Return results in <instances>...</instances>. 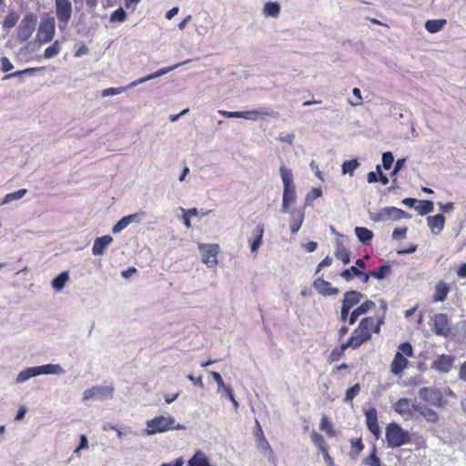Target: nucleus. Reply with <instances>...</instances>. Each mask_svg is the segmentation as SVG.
Segmentation results:
<instances>
[{
	"instance_id": "nucleus-1",
	"label": "nucleus",
	"mask_w": 466,
	"mask_h": 466,
	"mask_svg": "<svg viewBox=\"0 0 466 466\" xmlns=\"http://www.w3.org/2000/svg\"><path fill=\"white\" fill-rule=\"evenodd\" d=\"M383 318L368 317L360 320L358 327L353 330L349 339L343 343V349H358L363 343L371 339L372 332L379 333Z\"/></svg>"
},
{
	"instance_id": "nucleus-2",
	"label": "nucleus",
	"mask_w": 466,
	"mask_h": 466,
	"mask_svg": "<svg viewBox=\"0 0 466 466\" xmlns=\"http://www.w3.org/2000/svg\"><path fill=\"white\" fill-rule=\"evenodd\" d=\"M279 175L283 184L281 211H289V208H296L298 198L293 173L285 164H281L279 166Z\"/></svg>"
},
{
	"instance_id": "nucleus-3",
	"label": "nucleus",
	"mask_w": 466,
	"mask_h": 466,
	"mask_svg": "<svg viewBox=\"0 0 466 466\" xmlns=\"http://www.w3.org/2000/svg\"><path fill=\"white\" fill-rule=\"evenodd\" d=\"M186 427L176 421L171 414L158 415L146 421V428L142 431V435L151 436L158 433H164L170 431L185 430Z\"/></svg>"
},
{
	"instance_id": "nucleus-4",
	"label": "nucleus",
	"mask_w": 466,
	"mask_h": 466,
	"mask_svg": "<svg viewBox=\"0 0 466 466\" xmlns=\"http://www.w3.org/2000/svg\"><path fill=\"white\" fill-rule=\"evenodd\" d=\"M55 33V18L50 16L42 18L36 30L35 41L29 42L27 47L32 48V50L41 47L53 40Z\"/></svg>"
},
{
	"instance_id": "nucleus-5",
	"label": "nucleus",
	"mask_w": 466,
	"mask_h": 466,
	"mask_svg": "<svg viewBox=\"0 0 466 466\" xmlns=\"http://www.w3.org/2000/svg\"><path fill=\"white\" fill-rule=\"evenodd\" d=\"M385 437L390 448H398L410 441V433L396 422L387 425Z\"/></svg>"
},
{
	"instance_id": "nucleus-6",
	"label": "nucleus",
	"mask_w": 466,
	"mask_h": 466,
	"mask_svg": "<svg viewBox=\"0 0 466 466\" xmlns=\"http://www.w3.org/2000/svg\"><path fill=\"white\" fill-rule=\"evenodd\" d=\"M37 16L33 12L26 13L15 29V37L19 43L28 41L36 29Z\"/></svg>"
},
{
	"instance_id": "nucleus-7",
	"label": "nucleus",
	"mask_w": 466,
	"mask_h": 466,
	"mask_svg": "<svg viewBox=\"0 0 466 466\" xmlns=\"http://www.w3.org/2000/svg\"><path fill=\"white\" fill-rule=\"evenodd\" d=\"M405 356H413V348L409 342H403L399 346L398 351L390 364V371L392 374L400 376L403 370L407 368L409 362Z\"/></svg>"
},
{
	"instance_id": "nucleus-8",
	"label": "nucleus",
	"mask_w": 466,
	"mask_h": 466,
	"mask_svg": "<svg viewBox=\"0 0 466 466\" xmlns=\"http://www.w3.org/2000/svg\"><path fill=\"white\" fill-rule=\"evenodd\" d=\"M369 218L377 223L396 221L409 218L408 214L395 207H386L376 211H370Z\"/></svg>"
},
{
	"instance_id": "nucleus-9",
	"label": "nucleus",
	"mask_w": 466,
	"mask_h": 466,
	"mask_svg": "<svg viewBox=\"0 0 466 466\" xmlns=\"http://www.w3.org/2000/svg\"><path fill=\"white\" fill-rule=\"evenodd\" d=\"M198 248L201 255L202 263L209 268H215L218 263V256L220 251L219 245L217 243H198Z\"/></svg>"
},
{
	"instance_id": "nucleus-10",
	"label": "nucleus",
	"mask_w": 466,
	"mask_h": 466,
	"mask_svg": "<svg viewBox=\"0 0 466 466\" xmlns=\"http://www.w3.org/2000/svg\"><path fill=\"white\" fill-rule=\"evenodd\" d=\"M56 15L58 21V27L64 31L73 14V5L70 0H55Z\"/></svg>"
},
{
	"instance_id": "nucleus-11",
	"label": "nucleus",
	"mask_w": 466,
	"mask_h": 466,
	"mask_svg": "<svg viewBox=\"0 0 466 466\" xmlns=\"http://www.w3.org/2000/svg\"><path fill=\"white\" fill-rule=\"evenodd\" d=\"M114 387L111 385H96L88 388L83 392V401L105 400L112 399Z\"/></svg>"
},
{
	"instance_id": "nucleus-12",
	"label": "nucleus",
	"mask_w": 466,
	"mask_h": 466,
	"mask_svg": "<svg viewBox=\"0 0 466 466\" xmlns=\"http://www.w3.org/2000/svg\"><path fill=\"white\" fill-rule=\"evenodd\" d=\"M418 407L419 403L416 401L408 398H401L393 405V410L405 420H410L414 419Z\"/></svg>"
},
{
	"instance_id": "nucleus-13",
	"label": "nucleus",
	"mask_w": 466,
	"mask_h": 466,
	"mask_svg": "<svg viewBox=\"0 0 466 466\" xmlns=\"http://www.w3.org/2000/svg\"><path fill=\"white\" fill-rule=\"evenodd\" d=\"M289 215V229L292 234H296L300 229L305 218V207L289 208V211H281Z\"/></svg>"
},
{
	"instance_id": "nucleus-14",
	"label": "nucleus",
	"mask_w": 466,
	"mask_h": 466,
	"mask_svg": "<svg viewBox=\"0 0 466 466\" xmlns=\"http://www.w3.org/2000/svg\"><path fill=\"white\" fill-rule=\"evenodd\" d=\"M419 396L435 407L441 408L445 405L443 397L439 390L424 387L420 389Z\"/></svg>"
},
{
	"instance_id": "nucleus-15",
	"label": "nucleus",
	"mask_w": 466,
	"mask_h": 466,
	"mask_svg": "<svg viewBox=\"0 0 466 466\" xmlns=\"http://www.w3.org/2000/svg\"><path fill=\"white\" fill-rule=\"evenodd\" d=\"M431 325L437 335L448 336L451 331L448 317L443 313L435 314L431 319Z\"/></svg>"
},
{
	"instance_id": "nucleus-16",
	"label": "nucleus",
	"mask_w": 466,
	"mask_h": 466,
	"mask_svg": "<svg viewBox=\"0 0 466 466\" xmlns=\"http://www.w3.org/2000/svg\"><path fill=\"white\" fill-rule=\"evenodd\" d=\"M366 417V424L370 431L374 435L376 439L380 436V428L378 422V412L375 408H370L364 410Z\"/></svg>"
},
{
	"instance_id": "nucleus-17",
	"label": "nucleus",
	"mask_w": 466,
	"mask_h": 466,
	"mask_svg": "<svg viewBox=\"0 0 466 466\" xmlns=\"http://www.w3.org/2000/svg\"><path fill=\"white\" fill-rule=\"evenodd\" d=\"M264 236V226L258 224L251 232V237L248 239L252 253H257L262 245V238Z\"/></svg>"
},
{
	"instance_id": "nucleus-18",
	"label": "nucleus",
	"mask_w": 466,
	"mask_h": 466,
	"mask_svg": "<svg viewBox=\"0 0 466 466\" xmlns=\"http://www.w3.org/2000/svg\"><path fill=\"white\" fill-rule=\"evenodd\" d=\"M454 362V357L442 354L432 362L431 368L439 372L448 373Z\"/></svg>"
},
{
	"instance_id": "nucleus-19",
	"label": "nucleus",
	"mask_w": 466,
	"mask_h": 466,
	"mask_svg": "<svg viewBox=\"0 0 466 466\" xmlns=\"http://www.w3.org/2000/svg\"><path fill=\"white\" fill-rule=\"evenodd\" d=\"M313 288L322 296H335L339 293V289L331 286L329 281L321 278H318L313 281Z\"/></svg>"
},
{
	"instance_id": "nucleus-20",
	"label": "nucleus",
	"mask_w": 466,
	"mask_h": 466,
	"mask_svg": "<svg viewBox=\"0 0 466 466\" xmlns=\"http://www.w3.org/2000/svg\"><path fill=\"white\" fill-rule=\"evenodd\" d=\"M375 308V303L371 300H366L361 303L359 307H357L351 313L349 318V324L352 325L356 322L358 318L361 315L366 314L370 310Z\"/></svg>"
},
{
	"instance_id": "nucleus-21",
	"label": "nucleus",
	"mask_w": 466,
	"mask_h": 466,
	"mask_svg": "<svg viewBox=\"0 0 466 466\" xmlns=\"http://www.w3.org/2000/svg\"><path fill=\"white\" fill-rule=\"evenodd\" d=\"M113 242V238L109 235H106L100 238H97L94 241V245L92 248L93 255L101 256L105 253L107 247Z\"/></svg>"
},
{
	"instance_id": "nucleus-22",
	"label": "nucleus",
	"mask_w": 466,
	"mask_h": 466,
	"mask_svg": "<svg viewBox=\"0 0 466 466\" xmlns=\"http://www.w3.org/2000/svg\"><path fill=\"white\" fill-rule=\"evenodd\" d=\"M445 223V218L442 214H437L435 216H430L427 218V224L431 231L434 235L440 234Z\"/></svg>"
},
{
	"instance_id": "nucleus-23",
	"label": "nucleus",
	"mask_w": 466,
	"mask_h": 466,
	"mask_svg": "<svg viewBox=\"0 0 466 466\" xmlns=\"http://www.w3.org/2000/svg\"><path fill=\"white\" fill-rule=\"evenodd\" d=\"M37 376H40L38 367H29L18 372L15 378V382L17 384H22Z\"/></svg>"
},
{
	"instance_id": "nucleus-24",
	"label": "nucleus",
	"mask_w": 466,
	"mask_h": 466,
	"mask_svg": "<svg viewBox=\"0 0 466 466\" xmlns=\"http://www.w3.org/2000/svg\"><path fill=\"white\" fill-rule=\"evenodd\" d=\"M40 375H63L66 373L65 369L60 364H45L37 366Z\"/></svg>"
},
{
	"instance_id": "nucleus-25",
	"label": "nucleus",
	"mask_w": 466,
	"mask_h": 466,
	"mask_svg": "<svg viewBox=\"0 0 466 466\" xmlns=\"http://www.w3.org/2000/svg\"><path fill=\"white\" fill-rule=\"evenodd\" d=\"M362 298L363 295L360 292L355 290L347 291L344 294L342 305L351 309L355 305L360 303Z\"/></svg>"
},
{
	"instance_id": "nucleus-26",
	"label": "nucleus",
	"mask_w": 466,
	"mask_h": 466,
	"mask_svg": "<svg viewBox=\"0 0 466 466\" xmlns=\"http://www.w3.org/2000/svg\"><path fill=\"white\" fill-rule=\"evenodd\" d=\"M418 413H420L428 422L436 423L439 421L438 413L431 407L425 404H419Z\"/></svg>"
},
{
	"instance_id": "nucleus-27",
	"label": "nucleus",
	"mask_w": 466,
	"mask_h": 466,
	"mask_svg": "<svg viewBox=\"0 0 466 466\" xmlns=\"http://www.w3.org/2000/svg\"><path fill=\"white\" fill-rule=\"evenodd\" d=\"M256 445L260 452L268 460L275 461V453L266 437L256 441Z\"/></svg>"
},
{
	"instance_id": "nucleus-28",
	"label": "nucleus",
	"mask_w": 466,
	"mask_h": 466,
	"mask_svg": "<svg viewBox=\"0 0 466 466\" xmlns=\"http://www.w3.org/2000/svg\"><path fill=\"white\" fill-rule=\"evenodd\" d=\"M210 461L207 454L198 450L188 461V466H210Z\"/></svg>"
},
{
	"instance_id": "nucleus-29",
	"label": "nucleus",
	"mask_w": 466,
	"mask_h": 466,
	"mask_svg": "<svg viewBox=\"0 0 466 466\" xmlns=\"http://www.w3.org/2000/svg\"><path fill=\"white\" fill-rule=\"evenodd\" d=\"M450 291V288L444 281H439L435 286V291L433 295V301L441 302L447 298Z\"/></svg>"
},
{
	"instance_id": "nucleus-30",
	"label": "nucleus",
	"mask_w": 466,
	"mask_h": 466,
	"mask_svg": "<svg viewBox=\"0 0 466 466\" xmlns=\"http://www.w3.org/2000/svg\"><path fill=\"white\" fill-rule=\"evenodd\" d=\"M210 375L212 376V378L218 384V389H217L218 394H220L221 396H224V395L226 396L227 394L230 393V391H232L231 387L228 385H226L224 383V380H223L220 373H218L217 371H210Z\"/></svg>"
},
{
	"instance_id": "nucleus-31",
	"label": "nucleus",
	"mask_w": 466,
	"mask_h": 466,
	"mask_svg": "<svg viewBox=\"0 0 466 466\" xmlns=\"http://www.w3.org/2000/svg\"><path fill=\"white\" fill-rule=\"evenodd\" d=\"M268 116H270V114L268 111L262 109L240 111V118L252 121H256L259 118Z\"/></svg>"
},
{
	"instance_id": "nucleus-32",
	"label": "nucleus",
	"mask_w": 466,
	"mask_h": 466,
	"mask_svg": "<svg viewBox=\"0 0 466 466\" xmlns=\"http://www.w3.org/2000/svg\"><path fill=\"white\" fill-rule=\"evenodd\" d=\"M446 24V19L428 20L425 23V29L431 34H435L441 31Z\"/></svg>"
},
{
	"instance_id": "nucleus-33",
	"label": "nucleus",
	"mask_w": 466,
	"mask_h": 466,
	"mask_svg": "<svg viewBox=\"0 0 466 466\" xmlns=\"http://www.w3.org/2000/svg\"><path fill=\"white\" fill-rule=\"evenodd\" d=\"M280 13V6L276 2H268L264 5L262 14L265 17L276 18Z\"/></svg>"
},
{
	"instance_id": "nucleus-34",
	"label": "nucleus",
	"mask_w": 466,
	"mask_h": 466,
	"mask_svg": "<svg viewBox=\"0 0 466 466\" xmlns=\"http://www.w3.org/2000/svg\"><path fill=\"white\" fill-rule=\"evenodd\" d=\"M354 232L358 238V239L363 243V244H368L370 242V240L372 239L373 238V233L371 230H370L369 228H363V227H356L354 228Z\"/></svg>"
},
{
	"instance_id": "nucleus-35",
	"label": "nucleus",
	"mask_w": 466,
	"mask_h": 466,
	"mask_svg": "<svg viewBox=\"0 0 466 466\" xmlns=\"http://www.w3.org/2000/svg\"><path fill=\"white\" fill-rule=\"evenodd\" d=\"M68 280H69V275L67 272L65 271V272L60 273L57 277H56L52 280L51 286L56 292H59L65 288V286Z\"/></svg>"
},
{
	"instance_id": "nucleus-36",
	"label": "nucleus",
	"mask_w": 466,
	"mask_h": 466,
	"mask_svg": "<svg viewBox=\"0 0 466 466\" xmlns=\"http://www.w3.org/2000/svg\"><path fill=\"white\" fill-rule=\"evenodd\" d=\"M26 193H27V190L25 188H21L15 192L8 193L4 197L0 205H7L11 202L17 201V200L23 198Z\"/></svg>"
},
{
	"instance_id": "nucleus-37",
	"label": "nucleus",
	"mask_w": 466,
	"mask_h": 466,
	"mask_svg": "<svg viewBox=\"0 0 466 466\" xmlns=\"http://www.w3.org/2000/svg\"><path fill=\"white\" fill-rule=\"evenodd\" d=\"M434 204L431 200H420L415 207L416 211L420 215L424 216L433 211Z\"/></svg>"
},
{
	"instance_id": "nucleus-38",
	"label": "nucleus",
	"mask_w": 466,
	"mask_h": 466,
	"mask_svg": "<svg viewBox=\"0 0 466 466\" xmlns=\"http://www.w3.org/2000/svg\"><path fill=\"white\" fill-rule=\"evenodd\" d=\"M360 166V162L357 159H351L345 161L341 166V173L342 175H350L353 176L354 171Z\"/></svg>"
},
{
	"instance_id": "nucleus-39",
	"label": "nucleus",
	"mask_w": 466,
	"mask_h": 466,
	"mask_svg": "<svg viewBox=\"0 0 466 466\" xmlns=\"http://www.w3.org/2000/svg\"><path fill=\"white\" fill-rule=\"evenodd\" d=\"M20 15L16 12H9L4 21H3V27L5 29H11L13 28L17 22L19 21Z\"/></svg>"
},
{
	"instance_id": "nucleus-40",
	"label": "nucleus",
	"mask_w": 466,
	"mask_h": 466,
	"mask_svg": "<svg viewBox=\"0 0 466 466\" xmlns=\"http://www.w3.org/2000/svg\"><path fill=\"white\" fill-rule=\"evenodd\" d=\"M111 430L115 431L116 433V436L119 440L123 439L124 437L132 435L136 436L137 435V432L134 431L130 426H123V427H116L112 426L110 427Z\"/></svg>"
},
{
	"instance_id": "nucleus-41",
	"label": "nucleus",
	"mask_w": 466,
	"mask_h": 466,
	"mask_svg": "<svg viewBox=\"0 0 466 466\" xmlns=\"http://www.w3.org/2000/svg\"><path fill=\"white\" fill-rule=\"evenodd\" d=\"M61 51V44L56 40L52 45L47 46L44 52V57L46 59H51L56 56Z\"/></svg>"
},
{
	"instance_id": "nucleus-42",
	"label": "nucleus",
	"mask_w": 466,
	"mask_h": 466,
	"mask_svg": "<svg viewBox=\"0 0 466 466\" xmlns=\"http://www.w3.org/2000/svg\"><path fill=\"white\" fill-rule=\"evenodd\" d=\"M335 256L338 259H340L344 264H348L350 261L349 251L340 243L337 244Z\"/></svg>"
},
{
	"instance_id": "nucleus-43",
	"label": "nucleus",
	"mask_w": 466,
	"mask_h": 466,
	"mask_svg": "<svg viewBox=\"0 0 466 466\" xmlns=\"http://www.w3.org/2000/svg\"><path fill=\"white\" fill-rule=\"evenodd\" d=\"M391 272V268L389 265H383L376 270L370 271L371 277L377 279H383L388 277Z\"/></svg>"
},
{
	"instance_id": "nucleus-44",
	"label": "nucleus",
	"mask_w": 466,
	"mask_h": 466,
	"mask_svg": "<svg viewBox=\"0 0 466 466\" xmlns=\"http://www.w3.org/2000/svg\"><path fill=\"white\" fill-rule=\"evenodd\" d=\"M319 429L323 431L328 436L334 437L336 435V431L333 429L332 423L327 417H323L321 419Z\"/></svg>"
},
{
	"instance_id": "nucleus-45",
	"label": "nucleus",
	"mask_w": 466,
	"mask_h": 466,
	"mask_svg": "<svg viewBox=\"0 0 466 466\" xmlns=\"http://www.w3.org/2000/svg\"><path fill=\"white\" fill-rule=\"evenodd\" d=\"M310 440L319 451L328 447L323 436L315 431L310 433Z\"/></svg>"
},
{
	"instance_id": "nucleus-46",
	"label": "nucleus",
	"mask_w": 466,
	"mask_h": 466,
	"mask_svg": "<svg viewBox=\"0 0 466 466\" xmlns=\"http://www.w3.org/2000/svg\"><path fill=\"white\" fill-rule=\"evenodd\" d=\"M186 63L187 62L178 63V64H176V65L171 66L160 68V69L155 71L154 73L149 74L150 80L157 78V77H160V76H164V75L173 71L174 69L177 68L179 66H181L183 64H186Z\"/></svg>"
},
{
	"instance_id": "nucleus-47",
	"label": "nucleus",
	"mask_w": 466,
	"mask_h": 466,
	"mask_svg": "<svg viewBox=\"0 0 466 466\" xmlns=\"http://www.w3.org/2000/svg\"><path fill=\"white\" fill-rule=\"evenodd\" d=\"M350 445H351L350 455L355 459L360 454V452L363 450L364 445L360 439H352L350 441Z\"/></svg>"
},
{
	"instance_id": "nucleus-48",
	"label": "nucleus",
	"mask_w": 466,
	"mask_h": 466,
	"mask_svg": "<svg viewBox=\"0 0 466 466\" xmlns=\"http://www.w3.org/2000/svg\"><path fill=\"white\" fill-rule=\"evenodd\" d=\"M360 275H362V272L360 269H358L357 267H354V266L350 267V268L345 269L341 273V277L343 279H345L347 281H350L354 277H359Z\"/></svg>"
},
{
	"instance_id": "nucleus-49",
	"label": "nucleus",
	"mask_w": 466,
	"mask_h": 466,
	"mask_svg": "<svg viewBox=\"0 0 466 466\" xmlns=\"http://www.w3.org/2000/svg\"><path fill=\"white\" fill-rule=\"evenodd\" d=\"M322 194L320 188H312L305 198L304 207L309 206L316 198H319Z\"/></svg>"
},
{
	"instance_id": "nucleus-50",
	"label": "nucleus",
	"mask_w": 466,
	"mask_h": 466,
	"mask_svg": "<svg viewBox=\"0 0 466 466\" xmlns=\"http://www.w3.org/2000/svg\"><path fill=\"white\" fill-rule=\"evenodd\" d=\"M352 95H353V97L349 98V100H348L349 104L351 105L352 106H360L362 104V96H361L360 89L357 88V87L353 88Z\"/></svg>"
},
{
	"instance_id": "nucleus-51",
	"label": "nucleus",
	"mask_w": 466,
	"mask_h": 466,
	"mask_svg": "<svg viewBox=\"0 0 466 466\" xmlns=\"http://www.w3.org/2000/svg\"><path fill=\"white\" fill-rule=\"evenodd\" d=\"M127 90V87H125V86H121V87H108V88H106V89L102 90L101 96L103 97H106V96H116V95L122 94V93L126 92Z\"/></svg>"
},
{
	"instance_id": "nucleus-52",
	"label": "nucleus",
	"mask_w": 466,
	"mask_h": 466,
	"mask_svg": "<svg viewBox=\"0 0 466 466\" xmlns=\"http://www.w3.org/2000/svg\"><path fill=\"white\" fill-rule=\"evenodd\" d=\"M360 384L357 383V384L353 385L350 389H349L346 391L345 401L346 402L352 401V400L360 393Z\"/></svg>"
},
{
	"instance_id": "nucleus-53",
	"label": "nucleus",
	"mask_w": 466,
	"mask_h": 466,
	"mask_svg": "<svg viewBox=\"0 0 466 466\" xmlns=\"http://www.w3.org/2000/svg\"><path fill=\"white\" fill-rule=\"evenodd\" d=\"M145 212L139 211L133 214H130L128 216L124 217L126 220L128 222V226L132 223H140L143 218H145Z\"/></svg>"
},
{
	"instance_id": "nucleus-54",
	"label": "nucleus",
	"mask_w": 466,
	"mask_h": 466,
	"mask_svg": "<svg viewBox=\"0 0 466 466\" xmlns=\"http://www.w3.org/2000/svg\"><path fill=\"white\" fill-rule=\"evenodd\" d=\"M127 18V14L123 8H118L111 14V22H124Z\"/></svg>"
},
{
	"instance_id": "nucleus-55",
	"label": "nucleus",
	"mask_w": 466,
	"mask_h": 466,
	"mask_svg": "<svg viewBox=\"0 0 466 466\" xmlns=\"http://www.w3.org/2000/svg\"><path fill=\"white\" fill-rule=\"evenodd\" d=\"M394 162V157L391 152L382 154V166L385 169H390Z\"/></svg>"
},
{
	"instance_id": "nucleus-56",
	"label": "nucleus",
	"mask_w": 466,
	"mask_h": 466,
	"mask_svg": "<svg viewBox=\"0 0 466 466\" xmlns=\"http://www.w3.org/2000/svg\"><path fill=\"white\" fill-rule=\"evenodd\" d=\"M364 464L368 466H380V460L375 453V448L373 449L372 453L364 460Z\"/></svg>"
},
{
	"instance_id": "nucleus-57",
	"label": "nucleus",
	"mask_w": 466,
	"mask_h": 466,
	"mask_svg": "<svg viewBox=\"0 0 466 466\" xmlns=\"http://www.w3.org/2000/svg\"><path fill=\"white\" fill-rule=\"evenodd\" d=\"M127 227H128V222L126 220V218L123 217L114 227L112 228V232L114 234L120 233L123 229H125Z\"/></svg>"
},
{
	"instance_id": "nucleus-58",
	"label": "nucleus",
	"mask_w": 466,
	"mask_h": 466,
	"mask_svg": "<svg viewBox=\"0 0 466 466\" xmlns=\"http://www.w3.org/2000/svg\"><path fill=\"white\" fill-rule=\"evenodd\" d=\"M127 227H128V222L126 220V218L123 217L114 227L112 228V232L114 234L120 233L123 229H125Z\"/></svg>"
},
{
	"instance_id": "nucleus-59",
	"label": "nucleus",
	"mask_w": 466,
	"mask_h": 466,
	"mask_svg": "<svg viewBox=\"0 0 466 466\" xmlns=\"http://www.w3.org/2000/svg\"><path fill=\"white\" fill-rule=\"evenodd\" d=\"M278 139L280 141V142H284V143H287L289 145H292L294 139H295V135L293 133H287V132H282L279 135V137Z\"/></svg>"
},
{
	"instance_id": "nucleus-60",
	"label": "nucleus",
	"mask_w": 466,
	"mask_h": 466,
	"mask_svg": "<svg viewBox=\"0 0 466 466\" xmlns=\"http://www.w3.org/2000/svg\"><path fill=\"white\" fill-rule=\"evenodd\" d=\"M88 449V441L86 435L80 436L79 445L75 449L74 453L78 454L81 451Z\"/></svg>"
},
{
	"instance_id": "nucleus-61",
	"label": "nucleus",
	"mask_w": 466,
	"mask_h": 466,
	"mask_svg": "<svg viewBox=\"0 0 466 466\" xmlns=\"http://www.w3.org/2000/svg\"><path fill=\"white\" fill-rule=\"evenodd\" d=\"M405 162H406L405 158H400V159H398L396 161L394 168H393V170H392V172L390 174V176H391V177L393 178L394 181H395L396 175L402 168V167L404 166Z\"/></svg>"
},
{
	"instance_id": "nucleus-62",
	"label": "nucleus",
	"mask_w": 466,
	"mask_h": 466,
	"mask_svg": "<svg viewBox=\"0 0 466 466\" xmlns=\"http://www.w3.org/2000/svg\"><path fill=\"white\" fill-rule=\"evenodd\" d=\"M407 228H395L392 232V238L394 239H403L406 237Z\"/></svg>"
},
{
	"instance_id": "nucleus-63",
	"label": "nucleus",
	"mask_w": 466,
	"mask_h": 466,
	"mask_svg": "<svg viewBox=\"0 0 466 466\" xmlns=\"http://www.w3.org/2000/svg\"><path fill=\"white\" fill-rule=\"evenodd\" d=\"M218 114L228 118H240V111L218 110Z\"/></svg>"
},
{
	"instance_id": "nucleus-64",
	"label": "nucleus",
	"mask_w": 466,
	"mask_h": 466,
	"mask_svg": "<svg viewBox=\"0 0 466 466\" xmlns=\"http://www.w3.org/2000/svg\"><path fill=\"white\" fill-rule=\"evenodd\" d=\"M1 63V68L4 72H8L11 69H13V64L10 62V60L7 57H2L0 59Z\"/></svg>"
}]
</instances>
